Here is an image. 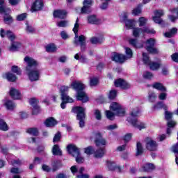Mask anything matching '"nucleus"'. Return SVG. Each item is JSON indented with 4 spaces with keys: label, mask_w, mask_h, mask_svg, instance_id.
Segmentation results:
<instances>
[{
    "label": "nucleus",
    "mask_w": 178,
    "mask_h": 178,
    "mask_svg": "<svg viewBox=\"0 0 178 178\" xmlns=\"http://www.w3.org/2000/svg\"><path fill=\"white\" fill-rule=\"evenodd\" d=\"M94 138L96 147L99 149L94 152L95 158H102L106 152L105 145H106V140L102 138V135L99 132H93L90 136V140Z\"/></svg>",
    "instance_id": "f03ea898"
},
{
    "label": "nucleus",
    "mask_w": 178,
    "mask_h": 178,
    "mask_svg": "<svg viewBox=\"0 0 178 178\" xmlns=\"http://www.w3.org/2000/svg\"><path fill=\"white\" fill-rule=\"evenodd\" d=\"M161 108H166V106L163 102H159L154 106V109H161Z\"/></svg>",
    "instance_id": "bf43d9fd"
},
{
    "label": "nucleus",
    "mask_w": 178,
    "mask_h": 178,
    "mask_svg": "<svg viewBox=\"0 0 178 178\" xmlns=\"http://www.w3.org/2000/svg\"><path fill=\"white\" fill-rule=\"evenodd\" d=\"M12 22H13V19L10 15H6L4 16V23H6V24H10Z\"/></svg>",
    "instance_id": "603ef678"
},
{
    "label": "nucleus",
    "mask_w": 178,
    "mask_h": 178,
    "mask_svg": "<svg viewBox=\"0 0 178 178\" xmlns=\"http://www.w3.org/2000/svg\"><path fill=\"white\" fill-rule=\"evenodd\" d=\"M67 91H69V86H61L60 88L61 99L63 101L60 104L62 109H65V108H66V104L73 102L72 97L67 95Z\"/></svg>",
    "instance_id": "0eeeda50"
},
{
    "label": "nucleus",
    "mask_w": 178,
    "mask_h": 178,
    "mask_svg": "<svg viewBox=\"0 0 178 178\" xmlns=\"http://www.w3.org/2000/svg\"><path fill=\"white\" fill-rule=\"evenodd\" d=\"M143 56L145 65L149 66L151 70H158V69L161 67V64L151 62V60H149V56L147 53H143Z\"/></svg>",
    "instance_id": "9b49d317"
},
{
    "label": "nucleus",
    "mask_w": 178,
    "mask_h": 178,
    "mask_svg": "<svg viewBox=\"0 0 178 178\" xmlns=\"http://www.w3.org/2000/svg\"><path fill=\"white\" fill-rule=\"evenodd\" d=\"M53 155H62V150L59 148L58 145H55L52 149Z\"/></svg>",
    "instance_id": "72a5a7b5"
},
{
    "label": "nucleus",
    "mask_w": 178,
    "mask_h": 178,
    "mask_svg": "<svg viewBox=\"0 0 178 178\" xmlns=\"http://www.w3.org/2000/svg\"><path fill=\"white\" fill-rule=\"evenodd\" d=\"M4 105L8 111H13L16 108V105L10 100L6 101Z\"/></svg>",
    "instance_id": "c85d7f7f"
},
{
    "label": "nucleus",
    "mask_w": 178,
    "mask_h": 178,
    "mask_svg": "<svg viewBox=\"0 0 178 178\" xmlns=\"http://www.w3.org/2000/svg\"><path fill=\"white\" fill-rule=\"evenodd\" d=\"M73 112L77 114L76 119L79 120V126L80 127H83L84 126V120L86 119V108L81 106H76L72 109Z\"/></svg>",
    "instance_id": "1a4fd4ad"
},
{
    "label": "nucleus",
    "mask_w": 178,
    "mask_h": 178,
    "mask_svg": "<svg viewBox=\"0 0 178 178\" xmlns=\"http://www.w3.org/2000/svg\"><path fill=\"white\" fill-rule=\"evenodd\" d=\"M60 140V133L58 132L55 136L53 139L54 143H58Z\"/></svg>",
    "instance_id": "774afa93"
},
{
    "label": "nucleus",
    "mask_w": 178,
    "mask_h": 178,
    "mask_svg": "<svg viewBox=\"0 0 178 178\" xmlns=\"http://www.w3.org/2000/svg\"><path fill=\"white\" fill-rule=\"evenodd\" d=\"M5 0H0V13L2 15H6V12H10V9H5V7L3 6Z\"/></svg>",
    "instance_id": "2f4dec72"
},
{
    "label": "nucleus",
    "mask_w": 178,
    "mask_h": 178,
    "mask_svg": "<svg viewBox=\"0 0 178 178\" xmlns=\"http://www.w3.org/2000/svg\"><path fill=\"white\" fill-rule=\"evenodd\" d=\"M114 84L115 87H120V88H122V90H127V88H130L129 83L122 79L115 80Z\"/></svg>",
    "instance_id": "f3484780"
},
{
    "label": "nucleus",
    "mask_w": 178,
    "mask_h": 178,
    "mask_svg": "<svg viewBox=\"0 0 178 178\" xmlns=\"http://www.w3.org/2000/svg\"><path fill=\"white\" fill-rule=\"evenodd\" d=\"M66 15H67V13L65 10H57L54 13V17H58V19H65Z\"/></svg>",
    "instance_id": "b1692460"
},
{
    "label": "nucleus",
    "mask_w": 178,
    "mask_h": 178,
    "mask_svg": "<svg viewBox=\"0 0 178 178\" xmlns=\"http://www.w3.org/2000/svg\"><path fill=\"white\" fill-rule=\"evenodd\" d=\"M155 99H156V95L152 92H150L149 94V101H150V102H154Z\"/></svg>",
    "instance_id": "4d7b16f0"
},
{
    "label": "nucleus",
    "mask_w": 178,
    "mask_h": 178,
    "mask_svg": "<svg viewBox=\"0 0 178 178\" xmlns=\"http://www.w3.org/2000/svg\"><path fill=\"white\" fill-rule=\"evenodd\" d=\"M95 116L97 120H101V111H99V110H95Z\"/></svg>",
    "instance_id": "e2e57ef3"
},
{
    "label": "nucleus",
    "mask_w": 178,
    "mask_h": 178,
    "mask_svg": "<svg viewBox=\"0 0 178 178\" xmlns=\"http://www.w3.org/2000/svg\"><path fill=\"white\" fill-rule=\"evenodd\" d=\"M98 84V78L92 77L90 80V85L91 87H94Z\"/></svg>",
    "instance_id": "3c124183"
},
{
    "label": "nucleus",
    "mask_w": 178,
    "mask_h": 178,
    "mask_svg": "<svg viewBox=\"0 0 178 178\" xmlns=\"http://www.w3.org/2000/svg\"><path fill=\"white\" fill-rule=\"evenodd\" d=\"M0 130H3V131H8L9 130L8 124L2 119H0Z\"/></svg>",
    "instance_id": "c9c22d12"
},
{
    "label": "nucleus",
    "mask_w": 178,
    "mask_h": 178,
    "mask_svg": "<svg viewBox=\"0 0 178 178\" xmlns=\"http://www.w3.org/2000/svg\"><path fill=\"white\" fill-rule=\"evenodd\" d=\"M58 122L54 118H49L44 122V124L47 127H54V126H56Z\"/></svg>",
    "instance_id": "a878e982"
},
{
    "label": "nucleus",
    "mask_w": 178,
    "mask_h": 178,
    "mask_svg": "<svg viewBox=\"0 0 178 178\" xmlns=\"http://www.w3.org/2000/svg\"><path fill=\"white\" fill-rule=\"evenodd\" d=\"M111 111H113L117 116H124V109L117 102H113L110 106Z\"/></svg>",
    "instance_id": "ddd939ff"
},
{
    "label": "nucleus",
    "mask_w": 178,
    "mask_h": 178,
    "mask_svg": "<svg viewBox=\"0 0 178 178\" xmlns=\"http://www.w3.org/2000/svg\"><path fill=\"white\" fill-rule=\"evenodd\" d=\"M58 27H67V21H60L57 22Z\"/></svg>",
    "instance_id": "13d9d810"
},
{
    "label": "nucleus",
    "mask_w": 178,
    "mask_h": 178,
    "mask_svg": "<svg viewBox=\"0 0 178 178\" xmlns=\"http://www.w3.org/2000/svg\"><path fill=\"white\" fill-rule=\"evenodd\" d=\"M6 79L8 80V81H16V76L12 73L6 74Z\"/></svg>",
    "instance_id": "37998d69"
},
{
    "label": "nucleus",
    "mask_w": 178,
    "mask_h": 178,
    "mask_svg": "<svg viewBox=\"0 0 178 178\" xmlns=\"http://www.w3.org/2000/svg\"><path fill=\"white\" fill-rule=\"evenodd\" d=\"M26 31L28 34H34L35 33V29L33 26L26 24Z\"/></svg>",
    "instance_id": "79ce46f5"
},
{
    "label": "nucleus",
    "mask_w": 178,
    "mask_h": 178,
    "mask_svg": "<svg viewBox=\"0 0 178 178\" xmlns=\"http://www.w3.org/2000/svg\"><path fill=\"white\" fill-rule=\"evenodd\" d=\"M102 41H104V38H102L101 39L98 38H92L90 39V42H92V44H101Z\"/></svg>",
    "instance_id": "de8ad7c7"
},
{
    "label": "nucleus",
    "mask_w": 178,
    "mask_h": 178,
    "mask_svg": "<svg viewBox=\"0 0 178 178\" xmlns=\"http://www.w3.org/2000/svg\"><path fill=\"white\" fill-rule=\"evenodd\" d=\"M172 117H173V113H172L171 112H169L168 111H165V120H170V119H172Z\"/></svg>",
    "instance_id": "6e6d98bb"
},
{
    "label": "nucleus",
    "mask_w": 178,
    "mask_h": 178,
    "mask_svg": "<svg viewBox=\"0 0 178 178\" xmlns=\"http://www.w3.org/2000/svg\"><path fill=\"white\" fill-rule=\"evenodd\" d=\"M12 72L14 73H17V74H21L22 71H20V69H19L18 66L14 65L12 67Z\"/></svg>",
    "instance_id": "052dcab7"
},
{
    "label": "nucleus",
    "mask_w": 178,
    "mask_h": 178,
    "mask_svg": "<svg viewBox=\"0 0 178 178\" xmlns=\"http://www.w3.org/2000/svg\"><path fill=\"white\" fill-rule=\"evenodd\" d=\"M92 0H85L83 1V7L81 8L82 13H90L91 12Z\"/></svg>",
    "instance_id": "aec40b11"
},
{
    "label": "nucleus",
    "mask_w": 178,
    "mask_h": 178,
    "mask_svg": "<svg viewBox=\"0 0 178 178\" xmlns=\"http://www.w3.org/2000/svg\"><path fill=\"white\" fill-rule=\"evenodd\" d=\"M21 47H22V44L17 42H14L12 43L10 47V51H17Z\"/></svg>",
    "instance_id": "473e14b6"
},
{
    "label": "nucleus",
    "mask_w": 178,
    "mask_h": 178,
    "mask_svg": "<svg viewBox=\"0 0 178 178\" xmlns=\"http://www.w3.org/2000/svg\"><path fill=\"white\" fill-rule=\"evenodd\" d=\"M10 95L13 99H20L22 98V93L15 88H10Z\"/></svg>",
    "instance_id": "4be33fe9"
},
{
    "label": "nucleus",
    "mask_w": 178,
    "mask_h": 178,
    "mask_svg": "<svg viewBox=\"0 0 178 178\" xmlns=\"http://www.w3.org/2000/svg\"><path fill=\"white\" fill-rule=\"evenodd\" d=\"M71 87L76 90V99L78 101H81L82 102H88V96L86 92H84V88H86V86L81 83L80 81H74L71 83Z\"/></svg>",
    "instance_id": "20e7f679"
},
{
    "label": "nucleus",
    "mask_w": 178,
    "mask_h": 178,
    "mask_svg": "<svg viewBox=\"0 0 178 178\" xmlns=\"http://www.w3.org/2000/svg\"><path fill=\"white\" fill-rule=\"evenodd\" d=\"M45 48L47 52H55L57 49L56 46H55L54 44H47Z\"/></svg>",
    "instance_id": "e433bc0d"
},
{
    "label": "nucleus",
    "mask_w": 178,
    "mask_h": 178,
    "mask_svg": "<svg viewBox=\"0 0 178 178\" xmlns=\"http://www.w3.org/2000/svg\"><path fill=\"white\" fill-rule=\"evenodd\" d=\"M88 22L90 24H98L99 23L98 18H97L95 15H90L88 17Z\"/></svg>",
    "instance_id": "c756f323"
},
{
    "label": "nucleus",
    "mask_w": 178,
    "mask_h": 178,
    "mask_svg": "<svg viewBox=\"0 0 178 178\" xmlns=\"http://www.w3.org/2000/svg\"><path fill=\"white\" fill-rule=\"evenodd\" d=\"M74 59H76V60H79V62H81L82 63H86L87 60V58H86V56H80V55H79V54H76L74 56Z\"/></svg>",
    "instance_id": "c03bdc74"
},
{
    "label": "nucleus",
    "mask_w": 178,
    "mask_h": 178,
    "mask_svg": "<svg viewBox=\"0 0 178 178\" xmlns=\"http://www.w3.org/2000/svg\"><path fill=\"white\" fill-rule=\"evenodd\" d=\"M84 152L87 155H92L94 154V149L92 147H88L85 149Z\"/></svg>",
    "instance_id": "864d4df0"
},
{
    "label": "nucleus",
    "mask_w": 178,
    "mask_h": 178,
    "mask_svg": "<svg viewBox=\"0 0 178 178\" xmlns=\"http://www.w3.org/2000/svg\"><path fill=\"white\" fill-rule=\"evenodd\" d=\"M27 17V14L26 13H23L17 17V20H19L21 22L22 20H24Z\"/></svg>",
    "instance_id": "0e129e2a"
},
{
    "label": "nucleus",
    "mask_w": 178,
    "mask_h": 178,
    "mask_svg": "<svg viewBox=\"0 0 178 178\" xmlns=\"http://www.w3.org/2000/svg\"><path fill=\"white\" fill-rule=\"evenodd\" d=\"M140 116V108L136 107L133 108L130 112V116L127 118V122L131 123L134 127L138 129V130H143V129L147 128V124L141 121L137 120V118Z\"/></svg>",
    "instance_id": "7ed1b4c3"
},
{
    "label": "nucleus",
    "mask_w": 178,
    "mask_h": 178,
    "mask_svg": "<svg viewBox=\"0 0 178 178\" xmlns=\"http://www.w3.org/2000/svg\"><path fill=\"white\" fill-rule=\"evenodd\" d=\"M79 173H80L79 175L76 176V178H90V176L87 174H83V172H84V168L81 167L79 170Z\"/></svg>",
    "instance_id": "a19ab883"
},
{
    "label": "nucleus",
    "mask_w": 178,
    "mask_h": 178,
    "mask_svg": "<svg viewBox=\"0 0 178 178\" xmlns=\"http://www.w3.org/2000/svg\"><path fill=\"white\" fill-rule=\"evenodd\" d=\"M152 87L156 90H159V91H163V92H166V88L163 86V85L161 83L156 82L152 84Z\"/></svg>",
    "instance_id": "bb28decb"
},
{
    "label": "nucleus",
    "mask_w": 178,
    "mask_h": 178,
    "mask_svg": "<svg viewBox=\"0 0 178 178\" xmlns=\"http://www.w3.org/2000/svg\"><path fill=\"white\" fill-rule=\"evenodd\" d=\"M24 60L27 64L26 70L29 80H31V81H37L40 80V76H41V71L37 68H33L37 67V66L40 65L38 61L29 56L25 57L24 58Z\"/></svg>",
    "instance_id": "f257e3e1"
},
{
    "label": "nucleus",
    "mask_w": 178,
    "mask_h": 178,
    "mask_svg": "<svg viewBox=\"0 0 178 178\" xmlns=\"http://www.w3.org/2000/svg\"><path fill=\"white\" fill-rule=\"evenodd\" d=\"M163 16V10H157L154 11V16L152 17V20L154 23H157L158 24L163 25L165 22L161 18Z\"/></svg>",
    "instance_id": "2eb2a0df"
},
{
    "label": "nucleus",
    "mask_w": 178,
    "mask_h": 178,
    "mask_svg": "<svg viewBox=\"0 0 178 178\" xmlns=\"http://www.w3.org/2000/svg\"><path fill=\"white\" fill-rule=\"evenodd\" d=\"M146 148L149 151H156L158 148V143L156 141L152 140L151 138H147L145 139Z\"/></svg>",
    "instance_id": "dca6fc26"
},
{
    "label": "nucleus",
    "mask_w": 178,
    "mask_h": 178,
    "mask_svg": "<svg viewBox=\"0 0 178 178\" xmlns=\"http://www.w3.org/2000/svg\"><path fill=\"white\" fill-rule=\"evenodd\" d=\"M142 6H143L142 5H139V6H138V7L134 8L132 10V15H134V16H138V15H140L141 13V7Z\"/></svg>",
    "instance_id": "a18cd8bd"
},
{
    "label": "nucleus",
    "mask_w": 178,
    "mask_h": 178,
    "mask_svg": "<svg viewBox=\"0 0 178 178\" xmlns=\"http://www.w3.org/2000/svg\"><path fill=\"white\" fill-rule=\"evenodd\" d=\"M106 115L109 120H113V119H115V113H112L111 111H106Z\"/></svg>",
    "instance_id": "09e8293b"
},
{
    "label": "nucleus",
    "mask_w": 178,
    "mask_h": 178,
    "mask_svg": "<svg viewBox=\"0 0 178 178\" xmlns=\"http://www.w3.org/2000/svg\"><path fill=\"white\" fill-rule=\"evenodd\" d=\"M29 103L33 107L32 111L33 115H38V113H40V106L37 105V104H38V100L35 98H32L29 100Z\"/></svg>",
    "instance_id": "6ab92c4d"
},
{
    "label": "nucleus",
    "mask_w": 178,
    "mask_h": 178,
    "mask_svg": "<svg viewBox=\"0 0 178 178\" xmlns=\"http://www.w3.org/2000/svg\"><path fill=\"white\" fill-rule=\"evenodd\" d=\"M177 33V29L176 28H172L169 32H166L164 35L168 38H170Z\"/></svg>",
    "instance_id": "f704fd0d"
},
{
    "label": "nucleus",
    "mask_w": 178,
    "mask_h": 178,
    "mask_svg": "<svg viewBox=\"0 0 178 178\" xmlns=\"http://www.w3.org/2000/svg\"><path fill=\"white\" fill-rule=\"evenodd\" d=\"M170 10L172 15H175V13H176V15H177V17H175L173 15L168 16L171 22H175L178 19V7L177 8H171Z\"/></svg>",
    "instance_id": "cd10ccee"
},
{
    "label": "nucleus",
    "mask_w": 178,
    "mask_h": 178,
    "mask_svg": "<svg viewBox=\"0 0 178 178\" xmlns=\"http://www.w3.org/2000/svg\"><path fill=\"white\" fill-rule=\"evenodd\" d=\"M60 35L63 40H67L69 38V35L65 31L60 32Z\"/></svg>",
    "instance_id": "338daca9"
},
{
    "label": "nucleus",
    "mask_w": 178,
    "mask_h": 178,
    "mask_svg": "<svg viewBox=\"0 0 178 178\" xmlns=\"http://www.w3.org/2000/svg\"><path fill=\"white\" fill-rule=\"evenodd\" d=\"M144 152L141 143L138 142L136 145V155H141Z\"/></svg>",
    "instance_id": "58836bf2"
},
{
    "label": "nucleus",
    "mask_w": 178,
    "mask_h": 178,
    "mask_svg": "<svg viewBox=\"0 0 178 178\" xmlns=\"http://www.w3.org/2000/svg\"><path fill=\"white\" fill-rule=\"evenodd\" d=\"M143 172H151V170H154L155 169V165L152 163H147L143 167Z\"/></svg>",
    "instance_id": "7c9ffc66"
},
{
    "label": "nucleus",
    "mask_w": 178,
    "mask_h": 178,
    "mask_svg": "<svg viewBox=\"0 0 178 178\" xmlns=\"http://www.w3.org/2000/svg\"><path fill=\"white\" fill-rule=\"evenodd\" d=\"M143 77L144 79H147L148 80H149L152 79V77H154V75L149 72H145L143 73Z\"/></svg>",
    "instance_id": "5fc2aeb1"
},
{
    "label": "nucleus",
    "mask_w": 178,
    "mask_h": 178,
    "mask_svg": "<svg viewBox=\"0 0 178 178\" xmlns=\"http://www.w3.org/2000/svg\"><path fill=\"white\" fill-rule=\"evenodd\" d=\"M106 165L109 170H116V169H118V172H120V167H118V165L113 161L108 160L106 161Z\"/></svg>",
    "instance_id": "5701e85b"
},
{
    "label": "nucleus",
    "mask_w": 178,
    "mask_h": 178,
    "mask_svg": "<svg viewBox=\"0 0 178 178\" xmlns=\"http://www.w3.org/2000/svg\"><path fill=\"white\" fill-rule=\"evenodd\" d=\"M145 33L147 34H155V31L154 29H149L147 27H144L143 29L135 27L132 31V34L135 38H138L140 34H145Z\"/></svg>",
    "instance_id": "9d476101"
},
{
    "label": "nucleus",
    "mask_w": 178,
    "mask_h": 178,
    "mask_svg": "<svg viewBox=\"0 0 178 178\" xmlns=\"http://www.w3.org/2000/svg\"><path fill=\"white\" fill-rule=\"evenodd\" d=\"M8 2L12 6H16V5H19L20 0H8Z\"/></svg>",
    "instance_id": "69168bd1"
},
{
    "label": "nucleus",
    "mask_w": 178,
    "mask_h": 178,
    "mask_svg": "<svg viewBox=\"0 0 178 178\" xmlns=\"http://www.w3.org/2000/svg\"><path fill=\"white\" fill-rule=\"evenodd\" d=\"M172 152H174V154H175V156H176L175 162H176L177 165H178V157H177V155H178V143H177L176 145H175L172 147Z\"/></svg>",
    "instance_id": "ea45409f"
},
{
    "label": "nucleus",
    "mask_w": 178,
    "mask_h": 178,
    "mask_svg": "<svg viewBox=\"0 0 178 178\" xmlns=\"http://www.w3.org/2000/svg\"><path fill=\"white\" fill-rule=\"evenodd\" d=\"M79 27L80 23L79 22V18H77L73 28V31L75 34L74 44H75V45H80L81 51H84V49H86V36L81 35L79 37L77 33H79Z\"/></svg>",
    "instance_id": "39448f33"
},
{
    "label": "nucleus",
    "mask_w": 178,
    "mask_h": 178,
    "mask_svg": "<svg viewBox=\"0 0 178 178\" xmlns=\"http://www.w3.org/2000/svg\"><path fill=\"white\" fill-rule=\"evenodd\" d=\"M166 97H168V93L161 92L159 95V99H160L161 101H165V99H166Z\"/></svg>",
    "instance_id": "680f3d73"
},
{
    "label": "nucleus",
    "mask_w": 178,
    "mask_h": 178,
    "mask_svg": "<svg viewBox=\"0 0 178 178\" xmlns=\"http://www.w3.org/2000/svg\"><path fill=\"white\" fill-rule=\"evenodd\" d=\"M44 8V2L41 0H36L31 6L32 12H35L37 10H41Z\"/></svg>",
    "instance_id": "412c9836"
},
{
    "label": "nucleus",
    "mask_w": 178,
    "mask_h": 178,
    "mask_svg": "<svg viewBox=\"0 0 178 178\" xmlns=\"http://www.w3.org/2000/svg\"><path fill=\"white\" fill-rule=\"evenodd\" d=\"M155 46V39L150 38L145 43V48L149 54H158V49L154 48Z\"/></svg>",
    "instance_id": "4468645a"
},
{
    "label": "nucleus",
    "mask_w": 178,
    "mask_h": 178,
    "mask_svg": "<svg viewBox=\"0 0 178 178\" xmlns=\"http://www.w3.org/2000/svg\"><path fill=\"white\" fill-rule=\"evenodd\" d=\"M125 53L127 57L124 55L114 53L111 58L112 60H113L114 62H118L119 63H123L124 60H127V59L133 58V51L131 50V49L129 47H125Z\"/></svg>",
    "instance_id": "423d86ee"
},
{
    "label": "nucleus",
    "mask_w": 178,
    "mask_h": 178,
    "mask_svg": "<svg viewBox=\"0 0 178 178\" xmlns=\"http://www.w3.org/2000/svg\"><path fill=\"white\" fill-rule=\"evenodd\" d=\"M147 19L145 17H140L138 19L139 26L143 27L145 26V24H147Z\"/></svg>",
    "instance_id": "49530a36"
},
{
    "label": "nucleus",
    "mask_w": 178,
    "mask_h": 178,
    "mask_svg": "<svg viewBox=\"0 0 178 178\" xmlns=\"http://www.w3.org/2000/svg\"><path fill=\"white\" fill-rule=\"evenodd\" d=\"M67 149L70 155L76 157V162H77V163H83V162H84V158L80 155V150L77 147L73 145H69L67 147Z\"/></svg>",
    "instance_id": "6e6552de"
},
{
    "label": "nucleus",
    "mask_w": 178,
    "mask_h": 178,
    "mask_svg": "<svg viewBox=\"0 0 178 178\" xmlns=\"http://www.w3.org/2000/svg\"><path fill=\"white\" fill-rule=\"evenodd\" d=\"M128 16V13H123L120 16V20L121 22H124L126 27L131 30V29H134L136 22L134 19H127Z\"/></svg>",
    "instance_id": "f8f14e48"
},
{
    "label": "nucleus",
    "mask_w": 178,
    "mask_h": 178,
    "mask_svg": "<svg viewBox=\"0 0 178 178\" xmlns=\"http://www.w3.org/2000/svg\"><path fill=\"white\" fill-rule=\"evenodd\" d=\"M26 132L31 136H38V129L37 128H29L27 129Z\"/></svg>",
    "instance_id": "4c0bfd02"
},
{
    "label": "nucleus",
    "mask_w": 178,
    "mask_h": 178,
    "mask_svg": "<svg viewBox=\"0 0 178 178\" xmlns=\"http://www.w3.org/2000/svg\"><path fill=\"white\" fill-rule=\"evenodd\" d=\"M0 35L2 38H3V37H8V40H10V41H13V40H15V38H16V36L15 35L14 33H13L10 31H5V30H3V29H1Z\"/></svg>",
    "instance_id": "a211bd4d"
},
{
    "label": "nucleus",
    "mask_w": 178,
    "mask_h": 178,
    "mask_svg": "<svg viewBox=\"0 0 178 178\" xmlns=\"http://www.w3.org/2000/svg\"><path fill=\"white\" fill-rule=\"evenodd\" d=\"M117 95H118V92L115 90H111L109 92L108 98L110 99H115Z\"/></svg>",
    "instance_id": "8fccbe9b"
},
{
    "label": "nucleus",
    "mask_w": 178,
    "mask_h": 178,
    "mask_svg": "<svg viewBox=\"0 0 178 178\" xmlns=\"http://www.w3.org/2000/svg\"><path fill=\"white\" fill-rule=\"evenodd\" d=\"M129 42L134 48H143V43L139 42L137 39L130 38Z\"/></svg>",
    "instance_id": "393cba45"
}]
</instances>
